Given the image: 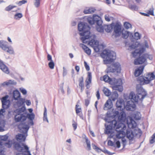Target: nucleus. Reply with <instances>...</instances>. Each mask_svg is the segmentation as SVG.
I'll return each mask as SVG.
<instances>
[{
	"instance_id": "f257e3e1",
	"label": "nucleus",
	"mask_w": 155,
	"mask_h": 155,
	"mask_svg": "<svg viewBox=\"0 0 155 155\" xmlns=\"http://www.w3.org/2000/svg\"><path fill=\"white\" fill-rule=\"evenodd\" d=\"M87 21L91 25L96 24L97 30L101 33L104 32V29L107 32H110L112 31L114 26V23L110 25H104L103 26L102 25L103 21L101 18L97 15H93V17H88L87 18Z\"/></svg>"
},
{
	"instance_id": "f03ea898",
	"label": "nucleus",
	"mask_w": 155,
	"mask_h": 155,
	"mask_svg": "<svg viewBox=\"0 0 155 155\" xmlns=\"http://www.w3.org/2000/svg\"><path fill=\"white\" fill-rule=\"evenodd\" d=\"M35 117H15L16 122H20L18 126L20 131L24 134H27L31 126L34 125L33 120Z\"/></svg>"
},
{
	"instance_id": "7ed1b4c3",
	"label": "nucleus",
	"mask_w": 155,
	"mask_h": 155,
	"mask_svg": "<svg viewBox=\"0 0 155 155\" xmlns=\"http://www.w3.org/2000/svg\"><path fill=\"white\" fill-rule=\"evenodd\" d=\"M78 28L79 31L82 32L79 33L80 35L82 36L81 39L83 43H87V40L91 37L90 36V27L87 23L84 22H80L78 24Z\"/></svg>"
},
{
	"instance_id": "20e7f679",
	"label": "nucleus",
	"mask_w": 155,
	"mask_h": 155,
	"mask_svg": "<svg viewBox=\"0 0 155 155\" xmlns=\"http://www.w3.org/2000/svg\"><path fill=\"white\" fill-rule=\"evenodd\" d=\"M14 147L18 151L22 153H18L16 155H31L29 148L24 143L15 142L14 144Z\"/></svg>"
},
{
	"instance_id": "39448f33",
	"label": "nucleus",
	"mask_w": 155,
	"mask_h": 155,
	"mask_svg": "<svg viewBox=\"0 0 155 155\" xmlns=\"http://www.w3.org/2000/svg\"><path fill=\"white\" fill-rule=\"evenodd\" d=\"M126 128V126L124 124H118V127L116 129V131L117 132L116 136V137L118 139L122 138L124 147L125 146L126 143V140L124 138L126 135L124 130Z\"/></svg>"
},
{
	"instance_id": "423d86ee",
	"label": "nucleus",
	"mask_w": 155,
	"mask_h": 155,
	"mask_svg": "<svg viewBox=\"0 0 155 155\" xmlns=\"http://www.w3.org/2000/svg\"><path fill=\"white\" fill-rule=\"evenodd\" d=\"M129 97L130 100L127 102L126 105L125 106V108L127 110L132 111L136 108V103L138 102V99H137L136 96L133 92L130 93Z\"/></svg>"
},
{
	"instance_id": "0eeeda50",
	"label": "nucleus",
	"mask_w": 155,
	"mask_h": 155,
	"mask_svg": "<svg viewBox=\"0 0 155 155\" xmlns=\"http://www.w3.org/2000/svg\"><path fill=\"white\" fill-rule=\"evenodd\" d=\"M101 56L106 59V63H110L116 58V53L113 51L109 50H104L101 54Z\"/></svg>"
},
{
	"instance_id": "6e6552de",
	"label": "nucleus",
	"mask_w": 155,
	"mask_h": 155,
	"mask_svg": "<svg viewBox=\"0 0 155 155\" xmlns=\"http://www.w3.org/2000/svg\"><path fill=\"white\" fill-rule=\"evenodd\" d=\"M110 84L113 85L112 86L113 90L118 91L120 92H121L123 91V87L122 85V81L121 79L113 78Z\"/></svg>"
},
{
	"instance_id": "1a4fd4ad",
	"label": "nucleus",
	"mask_w": 155,
	"mask_h": 155,
	"mask_svg": "<svg viewBox=\"0 0 155 155\" xmlns=\"http://www.w3.org/2000/svg\"><path fill=\"white\" fill-rule=\"evenodd\" d=\"M115 105L117 109L118 110L121 111L120 113V115L119 116H126L125 112L123 111L125 106L124 100L119 97L117 99Z\"/></svg>"
},
{
	"instance_id": "9d476101",
	"label": "nucleus",
	"mask_w": 155,
	"mask_h": 155,
	"mask_svg": "<svg viewBox=\"0 0 155 155\" xmlns=\"http://www.w3.org/2000/svg\"><path fill=\"white\" fill-rule=\"evenodd\" d=\"M136 90L137 92V99L138 100L142 101L144 98L146 96L147 93L142 86L139 84L136 85Z\"/></svg>"
},
{
	"instance_id": "9b49d317",
	"label": "nucleus",
	"mask_w": 155,
	"mask_h": 155,
	"mask_svg": "<svg viewBox=\"0 0 155 155\" xmlns=\"http://www.w3.org/2000/svg\"><path fill=\"white\" fill-rule=\"evenodd\" d=\"M107 72H115L120 73V72L121 67L120 63L118 62L113 64L107 68Z\"/></svg>"
},
{
	"instance_id": "f8f14e48",
	"label": "nucleus",
	"mask_w": 155,
	"mask_h": 155,
	"mask_svg": "<svg viewBox=\"0 0 155 155\" xmlns=\"http://www.w3.org/2000/svg\"><path fill=\"white\" fill-rule=\"evenodd\" d=\"M117 121L114 119L111 122V124L110 125H108L106 127V129L105 130V133L106 134H110L113 128L115 129V130L116 131V129L117 127H118V124H123L122 123L118 122L117 125Z\"/></svg>"
},
{
	"instance_id": "ddd939ff",
	"label": "nucleus",
	"mask_w": 155,
	"mask_h": 155,
	"mask_svg": "<svg viewBox=\"0 0 155 155\" xmlns=\"http://www.w3.org/2000/svg\"><path fill=\"white\" fill-rule=\"evenodd\" d=\"M8 97V95L3 97L1 99L2 104V108H8L10 106V101L7 100Z\"/></svg>"
},
{
	"instance_id": "4468645a",
	"label": "nucleus",
	"mask_w": 155,
	"mask_h": 155,
	"mask_svg": "<svg viewBox=\"0 0 155 155\" xmlns=\"http://www.w3.org/2000/svg\"><path fill=\"white\" fill-rule=\"evenodd\" d=\"M145 78L146 80L148 81L147 82V84L150 83L151 81L155 79V75L153 72H149L144 74Z\"/></svg>"
},
{
	"instance_id": "2eb2a0df",
	"label": "nucleus",
	"mask_w": 155,
	"mask_h": 155,
	"mask_svg": "<svg viewBox=\"0 0 155 155\" xmlns=\"http://www.w3.org/2000/svg\"><path fill=\"white\" fill-rule=\"evenodd\" d=\"M145 66L142 65L136 69L134 72V75L136 77L139 76L143 72Z\"/></svg>"
},
{
	"instance_id": "dca6fc26",
	"label": "nucleus",
	"mask_w": 155,
	"mask_h": 155,
	"mask_svg": "<svg viewBox=\"0 0 155 155\" xmlns=\"http://www.w3.org/2000/svg\"><path fill=\"white\" fill-rule=\"evenodd\" d=\"M113 28L114 32L116 34L115 37L119 36L120 35V33H121V26L118 23H117L115 25H114V24Z\"/></svg>"
},
{
	"instance_id": "f3484780",
	"label": "nucleus",
	"mask_w": 155,
	"mask_h": 155,
	"mask_svg": "<svg viewBox=\"0 0 155 155\" xmlns=\"http://www.w3.org/2000/svg\"><path fill=\"white\" fill-rule=\"evenodd\" d=\"M113 106L112 101L111 99H109L105 103L104 107V109L105 110H108L111 108Z\"/></svg>"
},
{
	"instance_id": "a211bd4d",
	"label": "nucleus",
	"mask_w": 155,
	"mask_h": 155,
	"mask_svg": "<svg viewBox=\"0 0 155 155\" xmlns=\"http://www.w3.org/2000/svg\"><path fill=\"white\" fill-rule=\"evenodd\" d=\"M96 36L95 35H94L93 36V38H94L91 39L90 41H88V39L87 40V43L89 41V44L91 46L94 48H97L99 42L95 40L94 39L96 38Z\"/></svg>"
},
{
	"instance_id": "6ab92c4d",
	"label": "nucleus",
	"mask_w": 155,
	"mask_h": 155,
	"mask_svg": "<svg viewBox=\"0 0 155 155\" xmlns=\"http://www.w3.org/2000/svg\"><path fill=\"white\" fill-rule=\"evenodd\" d=\"M119 112L117 111L116 109H112L111 110H108L107 113V116H119L120 115H119Z\"/></svg>"
},
{
	"instance_id": "aec40b11",
	"label": "nucleus",
	"mask_w": 155,
	"mask_h": 155,
	"mask_svg": "<svg viewBox=\"0 0 155 155\" xmlns=\"http://www.w3.org/2000/svg\"><path fill=\"white\" fill-rule=\"evenodd\" d=\"M146 60V59L142 55L134 60V64L135 65L142 64Z\"/></svg>"
},
{
	"instance_id": "412c9836",
	"label": "nucleus",
	"mask_w": 155,
	"mask_h": 155,
	"mask_svg": "<svg viewBox=\"0 0 155 155\" xmlns=\"http://www.w3.org/2000/svg\"><path fill=\"white\" fill-rule=\"evenodd\" d=\"M0 69L6 74H8L9 73V71L8 67L1 60H0Z\"/></svg>"
},
{
	"instance_id": "4be33fe9",
	"label": "nucleus",
	"mask_w": 155,
	"mask_h": 155,
	"mask_svg": "<svg viewBox=\"0 0 155 155\" xmlns=\"http://www.w3.org/2000/svg\"><path fill=\"white\" fill-rule=\"evenodd\" d=\"M137 80L138 82L140 84L139 85L141 86L144 84H148L147 82L148 81V80H146V79L145 78V76L144 77L143 76H140L137 78Z\"/></svg>"
},
{
	"instance_id": "5701e85b",
	"label": "nucleus",
	"mask_w": 155,
	"mask_h": 155,
	"mask_svg": "<svg viewBox=\"0 0 155 155\" xmlns=\"http://www.w3.org/2000/svg\"><path fill=\"white\" fill-rule=\"evenodd\" d=\"M129 117L130 118V122H128L127 120V123L128 127L130 128L135 127L137 125L136 123L134 120L132 119V117Z\"/></svg>"
},
{
	"instance_id": "b1692460",
	"label": "nucleus",
	"mask_w": 155,
	"mask_h": 155,
	"mask_svg": "<svg viewBox=\"0 0 155 155\" xmlns=\"http://www.w3.org/2000/svg\"><path fill=\"white\" fill-rule=\"evenodd\" d=\"M127 137L130 140H133L134 137L132 131L130 129H127L126 130Z\"/></svg>"
},
{
	"instance_id": "393cba45",
	"label": "nucleus",
	"mask_w": 155,
	"mask_h": 155,
	"mask_svg": "<svg viewBox=\"0 0 155 155\" xmlns=\"http://www.w3.org/2000/svg\"><path fill=\"white\" fill-rule=\"evenodd\" d=\"M8 42L4 41H0V48L5 51L8 48Z\"/></svg>"
},
{
	"instance_id": "a878e982",
	"label": "nucleus",
	"mask_w": 155,
	"mask_h": 155,
	"mask_svg": "<svg viewBox=\"0 0 155 155\" xmlns=\"http://www.w3.org/2000/svg\"><path fill=\"white\" fill-rule=\"evenodd\" d=\"M25 110V106H23L21 108L16 110L14 111V112L16 113V114H15L14 116H17V115H20V116H21V115L22 114L21 113H24L25 112H24Z\"/></svg>"
},
{
	"instance_id": "bb28decb",
	"label": "nucleus",
	"mask_w": 155,
	"mask_h": 155,
	"mask_svg": "<svg viewBox=\"0 0 155 155\" xmlns=\"http://www.w3.org/2000/svg\"><path fill=\"white\" fill-rule=\"evenodd\" d=\"M145 48H140L139 49H136L132 53V54L134 56H137V54L140 55L145 51Z\"/></svg>"
},
{
	"instance_id": "cd10ccee",
	"label": "nucleus",
	"mask_w": 155,
	"mask_h": 155,
	"mask_svg": "<svg viewBox=\"0 0 155 155\" xmlns=\"http://www.w3.org/2000/svg\"><path fill=\"white\" fill-rule=\"evenodd\" d=\"M132 132L134 135V137H140L142 134L141 130L139 129H136L132 131Z\"/></svg>"
},
{
	"instance_id": "c85d7f7f",
	"label": "nucleus",
	"mask_w": 155,
	"mask_h": 155,
	"mask_svg": "<svg viewBox=\"0 0 155 155\" xmlns=\"http://www.w3.org/2000/svg\"><path fill=\"white\" fill-rule=\"evenodd\" d=\"M26 137L24 134H19L16 136V138L17 141L21 142L24 141L25 140Z\"/></svg>"
},
{
	"instance_id": "c756f323",
	"label": "nucleus",
	"mask_w": 155,
	"mask_h": 155,
	"mask_svg": "<svg viewBox=\"0 0 155 155\" xmlns=\"http://www.w3.org/2000/svg\"><path fill=\"white\" fill-rule=\"evenodd\" d=\"M20 97V93L18 90H15L13 91V97L15 100H18Z\"/></svg>"
},
{
	"instance_id": "7c9ffc66",
	"label": "nucleus",
	"mask_w": 155,
	"mask_h": 155,
	"mask_svg": "<svg viewBox=\"0 0 155 155\" xmlns=\"http://www.w3.org/2000/svg\"><path fill=\"white\" fill-rule=\"evenodd\" d=\"M84 137H83V139L85 140V142L86 143L87 145V149L88 150H91L90 141L88 140L87 137L86 135H84Z\"/></svg>"
},
{
	"instance_id": "2f4dec72",
	"label": "nucleus",
	"mask_w": 155,
	"mask_h": 155,
	"mask_svg": "<svg viewBox=\"0 0 155 155\" xmlns=\"http://www.w3.org/2000/svg\"><path fill=\"white\" fill-rule=\"evenodd\" d=\"M16 83L13 80H9L7 81L4 82L2 84V85L4 86L5 85L8 86L11 84L16 85Z\"/></svg>"
},
{
	"instance_id": "473e14b6",
	"label": "nucleus",
	"mask_w": 155,
	"mask_h": 155,
	"mask_svg": "<svg viewBox=\"0 0 155 155\" xmlns=\"http://www.w3.org/2000/svg\"><path fill=\"white\" fill-rule=\"evenodd\" d=\"M111 96L110 99L111 101H115L118 97V94L116 91H113L112 93H111Z\"/></svg>"
},
{
	"instance_id": "72a5a7b5",
	"label": "nucleus",
	"mask_w": 155,
	"mask_h": 155,
	"mask_svg": "<svg viewBox=\"0 0 155 155\" xmlns=\"http://www.w3.org/2000/svg\"><path fill=\"white\" fill-rule=\"evenodd\" d=\"M96 9L94 8H91L87 10H85L84 11V12L85 14H91L93 13Z\"/></svg>"
},
{
	"instance_id": "f704fd0d",
	"label": "nucleus",
	"mask_w": 155,
	"mask_h": 155,
	"mask_svg": "<svg viewBox=\"0 0 155 155\" xmlns=\"http://www.w3.org/2000/svg\"><path fill=\"white\" fill-rule=\"evenodd\" d=\"M103 80L105 82H109L110 84H111V82L113 78H111L109 77L108 75H104L103 77Z\"/></svg>"
},
{
	"instance_id": "c9c22d12",
	"label": "nucleus",
	"mask_w": 155,
	"mask_h": 155,
	"mask_svg": "<svg viewBox=\"0 0 155 155\" xmlns=\"http://www.w3.org/2000/svg\"><path fill=\"white\" fill-rule=\"evenodd\" d=\"M128 8L132 11H137L138 9V7L135 4H129L128 5Z\"/></svg>"
},
{
	"instance_id": "e433bc0d",
	"label": "nucleus",
	"mask_w": 155,
	"mask_h": 155,
	"mask_svg": "<svg viewBox=\"0 0 155 155\" xmlns=\"http://www.w3.org/2000/svg\"><path fill=\"white\" fill-rule=\"evenodd\" d=\"M88 79L85 81L86 84H90L91 83L92 79L91 74V72H88L87 75Z\"/></svg>"
},
{
	"instance_id": "4c0bfd02",
	"label": "nucleus",
	"mask_w": 155,
	"mask_h": 155,
	"mask_svg": "<svg viewBox=\"0 0 155 155\" xmlns=\"http://www.w3.org/2000/svg\"><path fill=\"white\" fill-rule=\"evenodd\" d=\"M104 94L107 96L108 97L111 94V92L108 88L104 87L103 90Z\"/></svg>"
},
{
	"instance_id": "58836bf2",
	"label": "nucleus",
	"mask_w": 155,
	"mask_h": 155,
	"mask_svg": "<svg viewBox=\"0 0 155 155\" xmlns=\"http://www.w3.org/2000/svg\"><path fill=\"white\" fill-rule=\"evenodd\" d=\"M130 34L132 35V34L130 33L129 32H128L127 31H122V35L123 38L125 39L127 38L130 35Z\"/></svg>"
},
{
	"instance_id": "ea45409f",
	"label": "nucleus",
	"mask_w": 155,
	"mask_h": 155,
	"mask_svg": "<svg viewBox=\"0 0 155 155\" xmlns=\"http://www.w3.org/2000/svg\"><path fill=\"white\" fill-rule=\"evenodd\" d=\"M1 117H0L1 118ZM5 121L4 120L1 119L0 118V131L2 130L5 127Z\"/></svg>"
},
{
	"instance_id": "a19ab883",
	"label": "nucleus",
	"mask_w": 155,
	"mask_h": 155,
	"mask_svg": "<svg viewBox=\"0 0 155 155\" xmlns=\"http://www.w3.org/2000/svg\"><path fill=\"white\" fill-rule=\"evenodd\" d=\"M23 17L22 14L21 13H17L14 15V18L17 20H19Z\"/></svg>"
},
{
	"instance_id": "79ce46f5",
	"label": "nucleus",
	"mask_w": 155,
	"mask_h": 155,
	"mask_svg": "<svg viewBox=\"0 0 155 155\" xmlns=\"http://www.w3.org/2000/svg\"><path fill=\"white\" fill-rule=\"evenodd\" d=\"M5 51L9 53L10 54H14V51L13 48L12 47H8Z\"/></svg>"
},
{
	"instance_id": "37998d69",
	"label": "nucleus",
	"mask_w": 155,
	"mask_h": 155,
	"mask_svg": "<svg viewBox=\"0 0 155 155\" xmlns=\"http://www.w3.org/2000/svg\"><path fill=\"white\" fill-rule=\"evenodd\" d=\"M21 117H25V116H27V117H34L35 116V115L32 112L29 114L27 112H25V113H23V114H21Z\"/></svg>"
},
{
	"instance_id": "c03bdc74",
	"label": "nucleus",
	"mask_w": 155,
	"mask_h": 155,
	"mask_svg": "<svg viewBox=\"0 0 155 155\" xmlns=\"http://www.w3.org/2000/svg\"><path fill=\"white\" fill-rule=\"evenodd\" d=\"M25 102V99L21 98H20L18 101L17 104L18 106H21L23 105L24 104Z\"/></svg>"
},
{
	"instance_id": "a18cd8bd",
	"label": "nucleus",
	"mask_w": 155,
	"mask_h": 155,
	"mask_svg": "<svg viewBox=\"0 0 155 155\" xmlns=\"http://www.w3.org/2000/svg\"><path fill=\"white\" fill-rule=\"evenodd\" d=\"M79 86L80 87H84V78L83 77H81L79 78Z\"/></svg>"
},
{
	"instance_id": "49530a36",
	"label": "nucleus",
	"mask_w": 155,
	"mask_h": 155,
	"mask_svg": "<svg viewBox=\"0 0 155 155\" xmlns=\"http://www.w3.org/2000/svg\"><path fill=\"white\" fill-rule=\"evenodd\" d=\"M115 117H105L104 119L106 122L108 123H110V124H111V122L113 120H111V118L112 119H113Z\"/></svg>"
},
{
	"instance_id": "de8ad7c7",
	"label": "nucleus",
	"mask_w": 155,
	"mask_h": 155,
	"mask_svg": "<svg viewBox=\"0 0 155 155\" xmlns=\"http://www.w3.org/2000/svg\"><path fill=\"white\" fill-rule=\"evenodd\" d=\"M141 35L138 32H136L134 33V38L137 40L140 39L141 38Z\"/></svg>"
},
{
	"instance_id": "09e8293b",
	"label": "nucleus",
	"mask_w": 155,
	"mask_h": 155,
	"mask_svg": "<svg viewBox=\"0 0 155 155\" xmlns=\"http://www.w3.org/2000/svg\"><path fill=\"white\" fill-rule=\"evenodd\" d=\"M16 7V6H13L10 5L8 6L7 7L5 8V10L6 11H11L12 9Z\"/></svg>"
},
{
	"instance_id": "8fccbe9b",
	"label": "nucleus",
	"mask_w": 155,
	"mask_h": 155,
	"mask_svg": "<svg viewBox=\"0 0 155 155\" xmlns=\"http://www.w3.org/2000/svg\"><path fill=\"white\" fill-rule=\"evenodd\" d=\"M124 28L128 29L131 27V25L128 22H125L124 25Z\"/></svg>"
},
{
	"instance_id": "3c124183",
	"label": "nucleus",
	"mask_w": 155,
	"mask_h": 155,
	"mask_svg": "<svg viewBox=\"0 0 155 155\" xmlns=\"http://www.w3.org/2000/svg\"><path fill=\"white\" fill-rule=\"evenodd\" d=\"M75 109L76 113L77 114L80 113L81 111V108L80 107H79V106L77 104L75 106Z\"/></svg>"
},
{
	"instance_id": "603ef678",
	"label": "nucleus",
	"mask_w": 155,
	"mask_h": 155,
	"mask_svg": "<svg viewBox=\"0 0 155 155\" xmlns=\"http://www.w3.org/2000/svg\"><path fill=\"white\" fill-rule=\"evenodd\" d=\"M27 2V1L25 0H22V1H20L18 2H16V4L18 6H21L22 4H25Z\"/></svg>"
},
{
	"instance_id": "864d4df0",
	"label": "nucleus",
	"mask_w": 155,
	"mask_h": 155,
	"mask_svg": "<svg viewBox=\"0 0 155 155\" xmlns=\"http://www.w3.org/2000/svg\"><path fill=\"white\" fill-rule=\"evenodd\" d=\"M48 66L51 69H53L54 68V64L53 61H50L48 64Z\"/></svg>"
},
{
	"instance_id": "5fc2aeb1",
	"label": "nucleus",
	"mask_w": 155,
	"mask_h": 155,
	"mask_svg": "<svg viewBox=\"0 0 155 155\" xmlns=\"http://www.w3.org/2000/svg\"><path fill=\"white\" fill-rule=\"evenodd\" d=\"M155 142V133L151 137V139L150 140V143L153 144Z\"/></svg>"
},
{
	"instance_id": "6e6d98bb",
	"label": "nucleus",
	"mask_w": 155,
	"mask_h": 155,
	"mask_svg": "<svg viewBox=\"0 0 155 155\" xmlns=\"http://www.w3.org/2000/svg\"><path fill=\"white\" fill-rule=\"evenodd\" d=\"M35 0V2H34V5L36 7L38 8L40 6V0Z\"/></svg>"
},
{
	"instance_id": "4d7b16f0",
	"label": "nucleus",
	"mask_w": 155,
	"mask_h": 155,
	"mask_svg": "<svg viewBox=\"0 0 155 155\" xmlns=\"http://www.w3.org/2000/svg\"><path fill=\"white\" fill-rule=\"evenodd\" d=\"M8 136L6 135L0 136V139L2 140L6 141L8 139Z\"/></svg>"
},
{
	"instance_id": "13d9d810",
	"label": "nucleus",
	"mask_w": 155,
	"mask_h": 155,
	"mask_svg": "<svg viewBox=\"0 0 155 155\" xmlns=\"http://www.w3.org/2000/svg\"><path fill=\"white\" fill-rule=\"evenodd\" d=\"M72 125L74 130H75L77 128V123L74 120H73Z\"/></svg>"
},
{
	"instance_id": "bf43d9fd",
	"label": "nucleus",
	"mask_w": 155,
	"mask_h": 155,
	"mask_svg": "<svg viewBox=\"0 0 155 155\" xmlns=\"http://www.w3.org/2000/svg\"><path fill=\"white\" fill-rule=\"evenodd\" d=\"M141 115L140 112L137 111H134L133 116H141Z\"/></svg>"
},
{
	"instance_id": "052dcab7",
	"label": "nucleus",
	"mask_w": 155,
	"mask_h": 155,
	"mask_svg": "<svg viewBox=\"0 0 155 155\" xmlns=\"http://www.w3.org/2000/svg\"><path fill=\"white\" fill-rule=\"evenodd\" d=\"M20 91L22 93L23 95H25L27 94V91L23 88H20Z\"/></svg>"
},
{
	"instance_id": "680f3d73",
	"label": "nucleus",
	"mask_w": 155,
	"mask_h": 155,
	"mask_svg": "<svg viewBox=\"0 0 155 155\" xmlns=\"http://www.w3.org/2000/svg\"><path fill=\"white\" fill-rule=\"evenodd\" d=\"M12 145V143L10 142V141L5 143V146L8 148H10L11 147Z\"/></svg>"
},
{
	"instance_id": "e2e57ef3",
	"label": "nucleus",
	"mask_w": 155,
	"mask_h": 155,
	"mask_svg": "<svg viewBox=\"0 0 155 155\" xmlns=\"http://www.w3.org/2000/svg\"><path fill=\"white\" fill-rule=\"evenodd\" d=\"M142 56L144 57L146 59V58H149L150 59V55L149 54H148L146 53L143 54Z\"/></svg>"
},
{
	"instance_id": "0e129e2a",
	"label": "nucleus",
	"mask_w": 155,
	"mask_h": 155,
	"mask_svg": "<svg viewBox=\"0 0 155 155\" xmlns=\"http://www.w3.org/2000/svg\"><path fill=\"white\" fill-rule=\"evenodd\" d=\"M84 64L86 70L87 71H89L90 69V67L86 61H84Z\"/></svg>"
},
{
	"instance_id": "69168bd1",
	"label": "nucleus",
	"mask_w": 155,
	"mask_h": 155,
	"mask_svg": "<svg viewBox=\"0 0 155 155\" xmlns=\"http://www.w3.org/2000/svg\"><path fill=\"white\" fill-rule=\"evenodd\" d=\"M88 55H90L91 54V50L88 48L84 51Z\"/></svg>"
},
{
	"instance_id": "338daca9",
	"label": "nucleus",
	"mask_w": 155,
	"mask_h": 155,
	"mask_svg": "<svg viewBox=\"0 0 155 155\" xmlns=\"http://www.w3.org/2000/svg\"><path fill=\"white\" fill-rule=\"evenodd\" d=\"M59 91H60L63 94H64V91L63 89V85H62L60 87Z\"/></svg>"
},
{
	"instance_id": "774afa93",
	"label": "nucleus",
	"mask_w": 155,
	"mask_h": 155,
	"mask_svg": "<svg viewBox=\"0 0 155 155\" xmlns=\"http://www.w3.org/2000/svg\"><path fill=\"white\" fill-rule=\"evenodd\" d=\"M92 146L93 148V149L96 150L98 151V150H99L100 149L98 147L96 146L94 143H92Z\"/></svg>"
}]
</instances>
